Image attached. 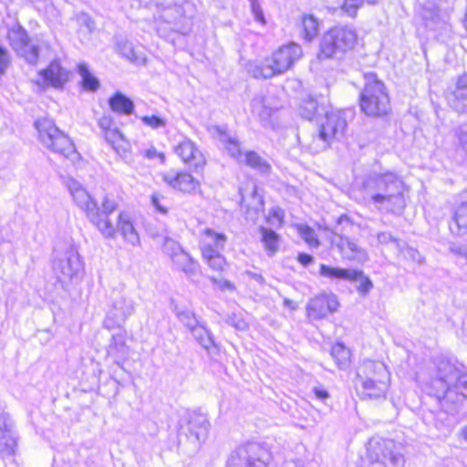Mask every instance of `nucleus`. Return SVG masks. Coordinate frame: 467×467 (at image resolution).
<instances>
[{
	"label": "nucleus",
	"instance_id": "f257e3e1",
	"mask_svg": "<svg viewBox=\"0 0 467 467\" xmlns=\"http://www.w3.org/2000/svg\"><path fill=\"white\" fill-rule=\"evenodd\" d=\"M67 188L75 203L85 213L89 223L107 239L115 237L116 232H119L124 240L135 246L140 244V236L130 222V216L125 212L118 215L117 227L109 219L118 208V203L113 197L105 195L100 204L94 200L82 185L74 179L67 181Z\"/></svg>",
	"mask_w": 467,
	"mask_h": 467
},
{
	"label": "nucleus",
	"instance_id": "f03ea898",
	"mask_svg": "<svg viewBox=\"0 0 467 467\" xmlns=\"http://www.w3.org/2000/svg\"><path fill=\"white\" fill-rule=\"evenodd\" d=\"M363 184L375 204L382 205L392 213H402L405 208L404 182L396 173L372 172L367 176Z\"/></svg>",
	"mask_w": 467,
	"mask_h": 467
},
{
	"label": "nucleus",
	"instance_id": "7ed1b4c3",
	"mask_svg": "<svg viewBox=\"0 0 467 467\" xmlns=\"http://www.w3.org/2000/svg\"><path fill=\"white\" fill-rule=\"evenodd\" d=\"M460 370L451 358L440 355L432 359L427 373L419 376V380L424 390L441 403L442 396L457 379Z\"/></svg>",
	"mask_w": 467,
	"mask_h": 467
},
{
	"label": "nucleus",
	"instance_id": "20e7f679",
	"mask_svg": "<svg viewBox=\"0 0 467 467\" xmlns=\"http://www.w3.org/2000/svg\"><path fill=\"white\" fill-rule=\"evenodd\" d=\"M359 107L368 117H383L390 111V99L385 84L373 72L364 74Z\"/></svg>",
	"mask_w": 467,
	"mask_h": 467
},
{
	"label": "nucleus",
	"instance_id": "39448f33",
	"mask_svg": "<svg viewBox=\"0 0 467 467\" xmlns=\"http://www.w3.org/2000/svg\"><path fill=\"white\" fill-rule=\"evenodd\" d=\"M347 126V120L343 112L326 111L325 120L311 134L310 140L304 137V144L312 153H319L327 150L333 140L342 138Z\"/></svg>",
	"mask_w": 467,
	"mask_h": 467
},
{
	"label": "nucleus",
	"instance_id": "423d86ee",
	"mask_svg": "<svg viewBox=\"0 0 467 467\" xmlns=\"http://www.w3.org/2000/svg\"><path fill=\"white\" fill-rule=\"evenodd\" d=\"M368 467H405L403 446L392 439L374 436L368 441Z\"/></svg>",
	"mask_w": 467,
	"mask_h": 467
},
{
	"label": "nucleus",
	"instance_id": "0eeeda50",
	"mask_svg": "<svg viewBox=\"0 0 467 467\" xmlns=\"http://www.w3.org/2000/svg\"><path fill=\"white\" fill-rule=\"evenodd\" d=\"M302 54L301 47L291 42L279 47L270 57L255 64L250 72L255 78H271L288 70Z\"/></svg>",
	"mask_w": 467,
	"mask_h": 467
},
{
	"label": "nucleus",
	"instance_id": "6e6552de",
	"mask_svg": "<svg viewBox=\"0 0 467 467\" xmlns=\"http://www.w3.org/2000/svg\"><path fill=\"white\" fill-rule=\"evenodd\" d=\"M357 32L347 26H336L324 34L319 44V58H341L353 49L357 43Z\"/></svg>",
	"mask_w": 467,
	"mask_h": 467
},
{
	"label": "nucleus",
	"instance_id": "1a4fd4ad",
	"mask_svg": "<svg viewBox=\"0 0 467 467\" xmlns=\"http://www.w3.org/2000/svg\"><path fill=\"white\" fill-rule=\"evenodd\" d=\"M35 126L38 131L42 144L52 152L68 158L76 152L75 145L70 138L60 130L50 119L36 120Z\"/></svg>",
	"mask_w": 467,
	"mask_h": 467
},
{
	"label": "nucleus",
	"instance_id": "9d476101",
	"mask_svg": "<svg viewBox=\"0 0 467 467\" xmlns=\"http://www.w3.org/2000/svg\"><path fill=\"white\" fill-rule=\"evenodd\" d=\"M134 311L135 302L125 291L112 290L104 327L108 329L121 327Z\"/></svg>",
	"mask_w": 467,
	"mask_h": 467
},
{
	"label": "nucleus",
	"instance_id": "9b49d317",
	"mask_svg": "<svg viewBox=\"0 0 467 467\" xmlns=\"http://www.w3.org/2000/svg\"><path fill=\"white\" fill-rule=\"evenodd\" d=\"M270 460L271 453L265 446L249 442L231 454L227 467H266Z\"/></svg>",
	"mask_w": 467,
	"mask_h": 467
},
{
	"label": "nucleus",
	"instance_id": "f8f14e48",
	"mask_svg": "<svg viewBox=\"0 0 467 467\" xmlns=\"http://www.w3.org/2000/svg\"><path fill=\"white\" fill-rule=\"evenodd\" d=\"M343 223H348L347 215H341L337 219V224L332 230L331 244L338 250L344 259L358 263L367 261L368 254L365 249L360 247L355 240L343 235L341 231H339V225Z\"/></svg>",
	"mask_w": 467,
	"mask_h": 467
},
{
	"label": "nucleus",
	"instance_id": "ddd939ff",
	"mask_svg": "<svg viewBox=\"0 0 467 467\" xmlns=\"http://www.w3.org/2000/svg\"><path fill=\"white\" fill-rule=\"evenodd\" d=\"M82 270L83 265L79 255L72 248L67 249L61 256L56 258L53 263V271L57 281L65 290L70 282L78 278Z\"/></svg>",
	"mask_w": 467,
	"mask_h": 467
},
{
	"label": "nucleus",
	"instance_id": "4468645a",
	"mask_svg": "<svg viewBox=\"0 0 467 467\" xmlns=\"http://www.w3.org/2000/svg\"><path fill=\"white\" fill-rule=\"evenodd\" d=\"M7 39L16 54L28 64L36 65L39 57V47L28 36L26 30L20 25H16L8 30Z\"/></svg>",
	"mask_w": 467,
	"mask_h": 467
},
{
	"label": "nucleus",
	"instance_id": "2eb2a0df",
	"mask_svg": "<svg viewBox=\"0 0 467 467\" xmlns=\"http://www.w3.org/2000/svg\"><path fill=\"white\" fill-rule=\"evenodd\" d=\"M18 435L14 422L5 410H0V457H11L17 448Z\"/></svg>",
	"mask_w": 467,
	"mask_h": 467
},
{
	"label": "nucleus",
	"instance_id": "dca6fc26",
	"mask_svg": "<svg viewBox=\"0 0 467 467\" xmlns=\"http://www.w3.org/2000/svg\"><path fill=\"white\" fill-rule=\"evenodd\" d=\"M339 306L337 296L333 294H320L310 299L306 306L308 317L319 320L336 312Z\"/></svg>",
	"mask_w": 467,
	"mask_h": 467
},
{
	"label": "nucleus",
	"instance_id": "f3484780",
	"mask_svg": "<svg viewBox=\"0 0 467 467\" xmlns=\"http://www.w3.org/2000/svg\"><path fill=\"white\" fill-rule=\"evenodd\" d=\"M161 18L163 22L172 26V30H178L179 25L182 19L192 18L193 14V5L185 1L182 4L179 3H167L161 4Z\"/></svg>",
	"mask_w": 467,
	"mask_h": 467
},
{
	"label": "nucleus",
	"instance_id": "a211bd4d",
	"mask_svg": "<svg viewBox=\"0 0 467 467\" xmlns=\"http://www.w3.org/2000/svg\"><path fill=\"white\" fill-rule=\"evenodd\" d=\"M174 152L193 172L202 174L204 171V157L192 140L184 139L179 142L174 147Z\"/></svg>",
	"mask_w": 467,
	"mask_h": 467
},
{
	"label": "nucleus",
	"instance_id": "6ab92c4d",
	"mask_svg": "<svg viewBox=\"0 0 467 467\" xmlns=\"http://www.w3.org/2000/svg\"><path fill=\"white\" fill-rule=\"evenodd\" d=\"M162 250L172 260L179 270L185 273L193 272L195 266L193 261L178 242L165 236Z\"/></svg>",
	"mask_w": 467,
	"mask_h": 467
},
{
	"label": "nucleus",
	"instance_id": "aec40b11",
	"mask_svg": "<svg viewBox=\"0 0 467 467\" xmlns=\"http://www.w3.org/2000/svg\"><path fill=\"white\" fill-rule=\"evenodd\" d=\"M465 400H467V372L460 370L457 379H455L448 391H445L440 404L441 406H462Z\"/></svg>",
	"mask_w": 467,
	"mask_h": 467
},
{
	"label": "nucleus",
	"instance_id": "412c9836",
	"mask_svg": "<svg viewBox=\"0 0 467 467\" xmlns=\"http://www.w3.org/2000/svg\"><path fill=\"white\" fill-rule=\"evenodd\" d=\"M161 177L166 184L184 192L194 193L200 188V183L187 172L171 170L163 173Z\"/></svg>",
	"mask_w": 467,
	"mask_h": 467
},
{
	"label": "nucleus",
	"instance_id": "4be33fe9",
	"mask_svg": "<svg viewBox=\"0 0 467 467\" xmlns=\"http://www.w3.org/2000/svg\"><path fill=\"white\" fill-rule=\"evenodd\" d=\"M206 130L223 144L224 149L233 159L243 163L244 154L241 150L240 144L227 133L225 126H212L206 128Z\"/></svg>",
	"mask_w": 467,
	"mask_h": 467
},
{
	"label": "nucleus",
	"instance_id": "5701e85b",
	"mask_svg": "<svg viewBox=\"0 0 467 467\" xmlns=\"http://www.w3.org/2000/svg\"><path fill=\"white\" fill-rule=\"evenodd\" d=\"M389 379L357 380V391L362 400H378L384 397Z\"/></svg>",
	"mask_w": 467,
	"mask_h": 467
},
{
	"label": "nucleus",
	"instance_id": "b1692460",
	"mask_svg": "<svg viewBox=\"0 0 467 467\" xmlns=\"http://www.w3.org/2000/svg\"><path fill=\"white\" fill-rule=\"evenodd\" d=\"M389 379V373L383 362L366 360L358 368L357 380Z\"/></svg>",
	"mask_w": 467,
	"mask_h": 467
},
{
	"label": "nucleus",
	"instance_id": "393cba45",
	"mask_svg": "<svg viewBox=\"0 0 467 467\" xmlns=\"http://www.w3.org/2000/svg\"><path fill=\"white\" fill-rule=\"evenodd\" d=\"M43 81L50 87L59 88L67 81V72L57 60L52 61L49 66L39 72Z\"/></svg>",
	"mask_w": 467,
	"mask_h": 467
},
{
	"label": "nucleus",
	"instance_id": "a878e982",
	"mask_svg": "<svg viewBox=\"0 0 467 467\" xmlns=\"http://www.w3.org/2000/svg\"><path fill=\"white\" fill-rule=\"evenodd\" d=\"M449 102L456 111L467 113V75L459 78Z\"/></svg>",
	"mask_w": 467,
	"mask_h": 467
},
{
	"label": "nucleus",
	"instance_id": "bb28decb",
	"mask_svg": "<svg viewBox=\"0 0 467 467\" xmlns=\"http://www.w3.org/2000/svg\"><path fill=\"white\" fill-rule=\"evenodd\" d=\"M354 268H344L321 264L319 266V275L327 279L331 283L349 282Z\"/></svg>",
	"mask_w": 467,
	"mask_h": 467
},
{
	"label": "nucleus",
	"instance_id": "cd10ccee",
	"mask_svg": "<svg viewBox=\"0 0 467 467\" xmlns=\"http://www.w3.org/2000/svg\"><path fill=\"white\" fill-rule=\"evenodd\" d=\"M109 106L113 112L118 114L129 116L134 112L133 101L120 91L115 92L109 99Z\"/></svg>",
	"mask_w": 467,
	"mask_h": 467
},
{
	"label": "nucleus",
	"instance_id": "c85d7f7f",
	"mask_svg": "<svg viewBox=\"0 0 467 467\" xmlns=\"http://www.w3.org/2000/svg\"><path fill=\"white\" fill-rule=\"evenodd\" d=\"M109 355L114 357L115 362L119 363V360L125 359L129 354L128 347L125 343V337L121 333L111 336V342L108 348Z\"/></svg>",
	"mask_w": 467,
	"mask_h": 467
},
{
	"label": "nucleus",
	"instance_id": "c756f323",
	"mask_svg": "<svg viewBox=\"0 0 467 467\" xmlns=\"http://www.w3.org/2000/svg\"><path fill=\"white\" fill-rule=\"evenodd\" d=\"M351 275L348 283L355 284L358 295L362 297H366L373 288V282L359 269L354 268Z\"/></svg>",
	"mask_w": 467,
	"mask_h": 467
},
{
	"label": "nucleus",
	"instance_id": "7c9ffc66",
	"mask_svg": "<svg viewBox=\"0 0 467 467\" xmlns=\"http://www.w3.org/2000/svg\"><path fill=\"white\" fill-rule=\"evenodd\" d=\"M243 163L265 175L269 174L272 170L270 163L254 150L244 153Z\"/></svg>",
	"mask_w": 467,
	"mask_h": 467
},
{
	"label": "nucleus",
	"instance_id": "2f4dec72",
	"mask_svg": "<svg viewBox=\"0 0 467 467\" xmlns=\"http://www.w3.org/2000/svg\"><path fill=\"white\" fill-rule=\"evenodd\" d=\"M226 242L227 236L224 234L206 228V253L223 252Z\"/></svg>",
	"mask_w": 467,
	"mask_h": 467
},
{
	"label": "nucleus",
	"instance_id": "473e14b6",
	"mask_svg": "<svg viewBox=\"0 0 467 467\" xmlns=\"http://www.w3.org/2000/svg\"><path fill=\"white\" fill-rule=\"evenodd\" d=\"M105 140L116 150L118 154L127 151L128 143L118 128H112L102 133Z\"/></svg>",
	"mask_w": 467,
	"mask_h": 467
},
{
	"label": "nucleus",
	"instance_id": "72a5a7b5",
	"mask_svg": "<svg viewBox=\"0 0 467 467\" xmlns=\"http://www.w3.org/2000/svg\"><path fill=\"white\" fill-rule=\"evenodd\" d=\"M78 73L81 77V86L84 90L88 92H95L99 89L100 83L88 69V65L79 64L78 66Z\"/></svg>",
	"mask_w": 467,
	"mask_h": 467
},
{
	"label": "nucleus",
	"instance_id": "f704fd0d",
	"mask_svg": "<svg viewBox=\"0 0 467 467\" xmlns=\"http://www.w3.org/2000/svg\"><path fill=\"white\" fill-rule=\"evenodd\" d=\"M261 240L267 254L274 255L279 248V235L272 229L260 227Z\"/></svg>",
	"mask_w": 467,
	"mask_h": 467
},
{
	"label": "nucleus",
	"instance_id": "c9c22d12",
	"mask_svg": "<svg viewBox=\"0 0 467 467\" xmlns=\"http://www.w3.org/2000/svg\"><path fill=\"white\" fill-rule=\"evenodd\" d=\"M303 37L306 41L311 42L319 32V21L313 15L302 16Z\"/></svg>",
	"mask_w": 467,
	"mask_h": 467
},
{
	"label": "nucleus",
	"instance_id": "e433bc0d",
	"mask_svg": "<svg viewBox=\"0 0 467 467\" xmlns=\"http://www.w3.org/2000/svg\"><path fill=\"white\" fill-rule=\"evenodd\" d=\"M116 49L123 57L133 63H139L140 57L134 50L132 43L125 38H119L116 43Z\"/></svg>",
	"mask_w": 467,
	"mask_h": 467
},
{
	"label": "nucleus",
	"instance_id": "4c0bfd02",
	"mask_svg": "<svg viewBox=\"0 0 467 467\" xmlns=\"http://www.w3.org/2000/svg\"><path fill=\"white\" fill-rule=\"evenodd\" d=\"M319 110L320 108L317 101L312 97L303 99L299 108L300 115L308 120H312L317 114H319Z\"/></svg>",
	"mask_w": 467,
	"mask_h": 467
},
{
	"label": "nucleus",
	"instance_id": "58836bf2",
	"mask_svg": "<svg viewBox=\"0 0 467 467\" xmlns=\"http://www.w3.org/2000/svg\"><path fill=\"white\" fill-rule=\"evenodd\" d=\"M330 355L337 362L339 368L348 366L350 358L349 350L341 343H337L331 348Z\"/></svg>",
	"mask_w": 467,
	"mask_h": 467
},
{
	"label": "nucleus",
	"instance_id": "ea45409f",
	"mask_svg": "<svg viewBox=\"0 0 467 467\" xmlns=\"http://www.w3.org/2000/svg\"><path fill=\"white\" fill-rule=\"evenodd\" d=\"M453 220L458 229V234H467V202L461 203L456 208Z\"/></svg>",
	"mask_w": 467,
	"mask_h": 467
},
{
	"label": "nucleus",
	"instance_id": "a19ab883",
	"mask_svg": "<svg viewBox=\"0 0 467 467\" xmlns=\"http://www.w3.org/2000/svg\"><path fill=\"white\" fill-rule=\"evenodd\" d=\"M206 262L211 269L223 272L225 268L226 262L222 255V252L206 253Z\"/></svg>",
	"mask_w": 467,
	"mask_h": 467
},
{
	"label": "nucleus",
	"instance_id": "79ce46f5",
	"mask_svg": "<svg viewBox=\"0 0 467 467\" xmlns=\"http://www.w3.org/2000/svg\"><path fill=\"white\" fill-rule=\"evenodd\" d=\"M365 0H344L341 10L348 16L355 18L358 15V11L364 5Z\"/></svg>",
	"mask_w": 467,
	"mask_h": 467
},
{
	"label": "nucleus",
	"instance_id": "37998d69",
	"mask_svg": "<svg viewBox=\"0 0 467 467\" xmlns=\"http://www.w3.org/2000/svg\"><path fill=\"white\" fill-rule=\"evenodd\" d=\"M298 230L300 236L308 245L312 247H318L319 241L315 231L311 227L307 225H301Z\"/></svg>",
	"mask_w": 467,
	"mask_h": 467
},
{
	"label": "nucleus",
	"instance_id": "c03bdc74",
	"mask_svg": "<svg viewBox=\"0 0 467 467\" xmlns=\"http://www.w3.org/2000/svg\"><path fill=\"white\" fill-rule=\"evenodd\" d=\"M454 137L458 148L467 153V123H462L454 130Z\"/></svg>",
	"mask_w": 467,
	"mask_h": 467
},
{
	"label": "nucleus",
	"instance_id": "a18cd8bd",
	"mask_svg": "<svg viewBox=\"0 0 467 467\" xmlns=\"http://www.w3.org/2000/svg\"><path fill=\"white\" fill-rule=\"evenodd\" d=\"M423 19L425 21L426 26L431 28V30L438 29L441 23V19L437 10L426 12L423 15Z\"/></svg>",
	"mask_w": 467,
	"mask_h": 467
},
{
	"label": "nucleus",
	"instance_id": "49530a36",
	"mask_svg": "<svg viewBox=\"0 0 467 467\" xmlns=\"http://www.w3.org/2000/svg\"><path fill=\"white\" fill-rule=\"evenodd\" d=\"M398 249L402 253L404 258H406L408 260H411L418 264L422 263L423 258L418 250H416L410 246H408L406 244H404V245L400 244V248H398Z\"/></svg>",
	"mask_w": 467,
	"mask_h": 467
},
{
	"label": "nucleus",
	"instance_id": "de8ad7c7",
	"mask_svg": "<svg viewBox=\"0 0 467 467\" xmlns=\"http://www.w3.org/2000/svg\"><path fill=\"white\" fill-rule=\"evenodd\" d=\"M141 121L152 128V129H159V128H161V127H165L166 125V120L159 116H156V115H152V116H143L141 118Z\"/></svg>",
	"mask_w": 467,
	"mask_h": 467
},
{
	"label": "nucleus",
	"instance_id": "09e8293b",
	"mask_svg": "<svg viewBox=\"0 0 467 467\" xmlns=\"http://www.w3.org/2000/svg\"><path fill=\"white\" fill-rule=\"evenodd\" d=\"M251 10L254 15V19L262 25H265L266 21L264 16V12L261 8L258 0H249Z\"/></svg>",
	"mask_w": 467,
	"mask_h": 467
},
{
	"label": "nucleus",
	"instance_id": "8fccbe9b",
	"mask_svg": "<svg viewBox=\"0 0 467 467\" xmlns=\"http://www.w3.org/2000/svg\"><path fill=\"white\" fill-rule=\"evenodd\" d=\"M178 317L188 328L193 327L198 324L196 317L190 311H183L179 313Z\"/></svg>",
	"mask_w": 467,
	"mask_h": 467
},
{
	"label": "nucleus",
	"instance_id": "3c124183",
	"mask_svg": "<svg viewBox=\"0 0 467 467\" xmlns=\"http://www.w3.org/2000/svg\"><path fill=\"white\" fill-rule=\"evenodd\" d=\"M377 238L379 243L381 244H388L393 243L395 244L397 248H400V242L389 232L379 233Z\"/></svg>",
	"mask_w": 467,
	"mask_h": 467
},
{
	"label": "nucleus",
	"instance_id": "603ef678",
	"mask_svg": "<svg viewBox=\"0 0 467 467\" xmlns=\"http://www.w3.org/2000/svg\"><path fill=\"white\" fill-rule=\"evenodd\" d=\"M10 64V56L6 48L0 45V77L5 73Z\"/></svg>",
	"mask_w": 467,
	"mask_h": 467
},
{
	"label": "nucleus",
	"instance_id": "864d4df0",
	"mask_svg": "<svg viewBox=\"0 0 467 467\" xmlns=\"http://www.w3.org/2000/svg\"><path fill=\"white\" fill-rule=\"evenodd\" d=\"M141 154L143 157H145L149 160H154V159L158 158V159H160L161 163H163L165 161L164 153L158 151L157 149L153 146L141 151Z\"/></svg>",
	"mask_w": 467,
	"mask_h": 467
},
{
	"label": "nucleus",
	"instance_id": "5fc2aeb1",
	"mask_svg": "<svg viewBox=\"0 0 467 467\" xmlns=\"http://www.w3.org/2000/svg\"><path fill=\"white\" fill-rule=\"evenodd\" d=\"M209 279L218 287L220 290H234V285L231 282L222 279V278H216L215 276H209Z\"/></svg>",
	"mask_w": 467,
	"mask_h": 467
},
{
	"label": "nucleus",
	"instance_id": "6e6d98bb",
	"mask_svg": "<svg viewBox=\"0 0 467 467\" xmlns=\"http://www.w3.org/2000/svg\"><path fill=\"white\" fill-rule=\"evenodd\" d=\"M101 132L104 133L112 129L113 119L109 115H103L98 121Z\"/></svg>",
	"mask_w": 467,
	"mask_h": 467
},
{
	"label": "nucleus",
	"instance_id": "4d7b16f0",
	"mask_svg": "<svg viewBox=\"0 0 467 467\" xmlns=\"http://www.w3.org/2000/svg\"><path fill=\"white\" fill-rule=\"evenodd\" d=\"M192 336L195 337V339L202 345V339L204 335V327L199 324L195 325L193 327L189 328Z\"/></svg>",
	"mask_w": 467,
	"mask_h": 467
},
{
	"label": "nucleus",
	"instance_id": "13d9d810",
	"mask_svg": "<svg viewBox=\"0 0 467 467\" xmlns=\"http://www.w3.org/2000/svg\"><path fill=\"white\" fill-rule=\"evenodd\" d=\"M297 261L303 266H307V265H311L314 262V256L309 254L299 253L298 255H297Z\"/></svg>",
	"mask_w": 467,
	"mask_h": 467
},
{
	"label": "nucleus",
	"instance_id": "bf43d9fd",
	"mask_svg": "<svg viewBox=\"0 0 467 467\" xmlns=\"http://www.w3.org/2000/svg\"><path fill=\"white\" fill-rule=\"evenodd\" d=\"M228 323L240 330H243L246 327V323L242 318H237L235 315L228 318Z\"/></svg>",
	"mask_w": 467,
	"mask_h": 467
},
{
	"label": "nucleus",
	"instance_id": "052dcab7",
	"mask_svg": "<svg viewBox=\"0 0 467 467\" xmlns=\"http://www.w3.org/2000/svg\"><path fill=\"white\" fill-rule=\"evenodd\" d=\"M314 393L317 396V398L321 400H325L329 396L327 390L322 388H315Z\"/></svg>",
	"mask_w": 467,
	"mask_h": 467
},
{
	"label": "nucleus",
	"instance_id": "680f3d73",
	"mask_svg": "<svg viewBox=\"0 0 467 467\" xmlns=\"http://www.w3.org/2000/svg\"><path fill=\"white\" fill-rule=\"evenodd\" d=\"M272 216L275 218L279 223H281L284 217V212L279 208L275 209L272 212Z\"/></svg>",
	"mask_w": 467,
	"mask_h": 467
},
{
	"label": "nucleus",
	"instance_id": "e2e57ef3",
	"mask_svg": "<svg viewBox=\"0 0 467 467\" xmlns=\"http://www.w3.org/2000/svg\"><path fill=\"white\" fill-rule=\"evenodd\" d=\"M264 108L265 109L259 113V115L262 119H267L271 116L274 109L272 108H266L265 106H264Z\"/></svg>",
	"mask_w": 467,
	"mask_h": 467
},
{
	"label": "nucleus",
	"instance_id": "0e129e2a",
	"mask_svg": "<svg viewBox=\"0 0 467 467\" xmlns=\"http://www.w3.org/2000/svg\"><path fill=\"white\" fill-rule=\"evenodd\" d=\"M80 19L87 26V27L91 30V27L94 26V22L86 15H83Z\"/></svg>",
	"mask_w": 467,
	"mask_h": 467
},
{
	"label": "nucleus",
	"instance_id": "69168bd1",
	"mask_svg": "<svg viewBox=\"0 0 467 467\" xmlns=\"http://www.w3.org/2000/svg\"><path fill=\"white\" fill-rule=\"evenodd\" d=\"M284 306L288 307V308H290V309H292V310H295V309L297 308V305L294 301H292L290 299H287V298H285L284 300Z\"/></svg>",
	"mask_w": 467,
	"mask_h": 467
},
{
	"label": "nucleus",
	"instance_id": "338daca9",
	"mask_svg": "<svg viewBox=\"0 0 467 467\" xmlns=\"http://www.w3.org/2000/svg\"><path fill=\"white\" fill-rule=\"evenodd\" d=\"M253 278L261 284L264 283V281H265V278L263 277V275H261L259 274H253Z\"/></svg>",
	"mask_w": 467,
	"mask_h": 467
},
{
	"label": "nucleus",
	"instance_id": "774afa93",
	"mask_svg": "<svg viewBox=\"0 0 467 467\" xmlns=\"http://www.w3.org/2000/svg\"><path fill=\"white\" fill-rule=\"evenodd\" d=\"M462 436L467 441V426L462 430Z\"/></svg>",
	"mask_w": 467,
	"mask_h": 467
}]
</instances>
